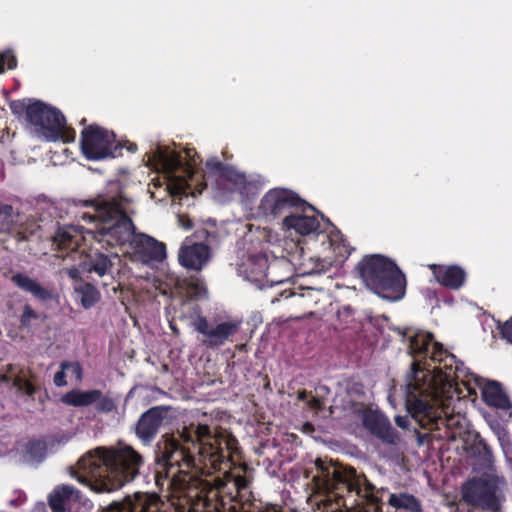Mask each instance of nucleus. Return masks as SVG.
I'll return each mask as SVG.
<instances>
[{"label":"nucleus","instance_id":"36","mask_svg":"<svg viewBox=\"0 0 512 512\" xmlns=\"http://www.w3.org/2000/svg\"><path fill=\"white\" fill-rule=\"evenodd\" d=\"M40 315L29 304L23 306L22 314L20 315L19 322L21 328L30 329L32 321L39 320Z\"/></svg>","mask_w":512,"mask_h":512},{"label":"nucleus","instance_id":"39","mask_svg":"<svg viewBox=\"0 0 512 512\" xmlns=\"http://www.w3.org/2000/svg\"><path fill=\"white\" fill-rule=\"evenodd\" d=\"M499 329L502 338L512 344V317L499 326Z\"/></svg>","mask_w":512,"mask_h":512},{"label":"nucleus","instance_id":"22","mask_svg":"<svg viewBox=\"0 0 512 512\" xmlns=\"http://www.w3.org/2000/svg\"><path fill=\"white\" fill-rule=\"evenodd\" d=\"M429 268L436 281L443 287L458 290L465 283L466 273L460 266L431 264Z\"/></svg>","mask_w":512,"mask_h":512},{"label":"nucleus","instance_id":"6","mask_svg":"<svg viewBox=\"0 0 512 512\" xmlns=\"http://www.w3.org/2000/svg\"><path fill=\"white\" fill-rule=\"evenodd\" d=\"M366 287L380 297L397 301L406 292V277L391 259L380 255H366L355 268Z\"/></svg>","mask_w":512,"mask_h":512},{"label":"nucleus","instance_id":"45","mask_svg":"<svg viewBox=\"0 0 512 512\" xmlns=\"http://www.w3.org/2000/svg\"><path fill=\"white\" fill-rule=\"evenodd\" d=\"M309 394L306 390H302L298 392V399L301 401L308 400Z\"/></svg>","mask_w":512,"mask_h":512},{"label":"nucleus","instance_id":"11","mask_svg":"<svg viewBox=\"0 0 512 512\" xmlns=\"http://www.w3.org/2000/svg\"><path fill=\"white\" fill-rule=\"evenodd\" d=\"M498 485L488 476L473 477L461 487V499L472 509L484 512H500L501 501L497 495Z\"/></svg>","mask_w":512,"mask_h":512},{"label":"nucleus","instance_id":"29","mask_svg":"<svg viewBox=\"0 0 512 512\" xmlns=\"http://www.w3.org/2000/svg\"><path fill=\"white\" fill-rule=\"evenodd\" d=\"M177 286L185 292L189 299H197L207 295L205 282L198 276L178 280Z\"/></svg>","mask_w":512,"mask_h":512},{"label":"nucleus","instance_id":"49","mask_svg":"<svg viewBox=\"0 0 512 512\" xmlns=\"http://www.w3.org/2000/svg\"><path fill=\"white\" fill-rule=\"evenodd\" d=\"M321 389H322V392H323V391L329 392L328 387H326V386H324V385H322V386H321Z\"/></svg>","mask_w":512,"mask_h":512},{"label":"nucleus","instance_id":"3","mask_svg":"<svg viewBox=\"0 0 512 512\" xmlns=\"http://www.w3.org/2000/svg\"><path fill=\"white\" fill-rule=\"evenodd\" d=\"M145 465L144 456L131 445L100 446L86 452L70 468V475L97 493L117 491L133 482Z\"/></svg>","mask_w":512,"mask_h":512},{"label":"nucleus","instance_id":"20","mask_svg":"<svg viewBox=\"0 0 512 512\" xmlns=\"http://www.w3.org/2000/svg\"><path fill=\"white\" fill-rule=\"evenodd\" d=\"M206 168L209 173L217 178V183L225 181L229 183V191H241L246 184V177L244 174L239 173L232 166L224 164L217 158L208 159L206 161Z\"/></svg>","mask_w":512,"mask_h":512},{"label":"nucleus","instance_id":"50","mask_svg":"<svg viewBox=\"0 0 512 512\" xmlns=\"http://www.w3.org/2000/svg\"><path fill=\"white\" fill-rule=\"evenodd\" d=\"M86 122H87L86 118H83V119L80 121V125H86Z\"/></svg>","mask_w":512,"mask_h":512},{"label":"nucleus","instance_id":"46","mask_svg":"<svg viewBox=\"0 0 512 512\" xmlns=\"http://www.w3.org/2000/svg\"><path fill=\"white\" fill-rule=\"evenodd\" d=\"M127 150L131 153H135L137 151V145L135 143H129L127 142Z\"/></svg>","mask_w":512,"mask_h":512},{"label":"nucleus","instance_id":"42","mask_svg":"<svg viewBox=\"0 0 512 512\" xmlns=\"http://www.w3.org/2000/svg\"><path fill=\"white\" fill-rule=\"evenodd\" d=\"M13 216V207L9 204L0 203V218L10 219Z\"/></svg>","mask_w":512,"mask_h":512},{"label":"nucleus","instance_id":"19","mask_svg":"<svg viewBox=\"0 0 512 512\" xmlns=\"http://www.w3.org/2000/svg\"><path fill=\"white\" fill-rule=\"evenodd\" d=\"M363 425L369 432L387 444H396L399 440L396 430L382 413L370 411L363 417Z\"/></svg>","mask_w":512,"mask_h":512},{"label":"nucleus","instance_id":"33","mask_svg":"<svg viewBox=\"0 0 512 512\" xmlns=\"http://www.w3.org/2000/svg\"><path fill=\"white\" fill-rule=\"evenodd\" d=\"M46 452L47 445L42 440L33 439L25 445V453L33 461L41 462L45 458Z\"/></svg>","mask_w":512,"mask_h":512},{"label":"nucleus","instance_id":"15","mask_svg":"<svg viewBox=\"0 0 512 512\" xmlns=\"http://www.w3.org/2000/svg\"><path fill=\"white\" fill-rule=\"evenodd\" d=\"M127 242H130L134 254L144 263L161 262L166 258L164 243L146 234H135V229Z\"/></svg>","mask_w":512,"mask_h":512},{"label":"nucleus","instance_id":"2","mask_svg":"<svg viewBox=\"0 0 512 512\" xmlns=\"http://www.w3.org/2000/svg\"><path fill=\"white\" fill-rule=\"evenodd\" d=\"M128 202L122 194L98 195L94 199L80 200L81 206L91 207L93 212H83L78 216L84 224L58 227L52 237L53 244L59 250L75 251L82 239V233L112 247L126 244L134 230V223L124 206Z\"/></svg>","mask_w":512,"mask_h":512},{"label":"nucleus","instance_id":"25","mask_svg":"<svg viewBox=\"0 0 512 512\" xmlns=\"http://www.w3.org/2000/svg\"><path fill=\"white\" fill-rule=\"evenodd\" d=\"M483 401L490 407L500 410H509L512 403L505 393L502 385L497 381H490L482 389Z\"/></svg>","mask_w":512,"mask_h":512},{"label":"nucleus","instance_id":"17","mask_svg":"<svg viewBox=\"0 0 512 512\" xmlns=\"http://www.w3.org/2000/svg\"><path fill=\"white\" fill-rule=\"evenodd\" d=\"M52 512H78L83 503L81 492L72 485H59L55 487L48 497Z\"/></svg>","mask_w":512,"mask_h":512},{"label":"nucleus","instance_id":"34","mask_svg":"<svg viewBox=\"0 0 512 512\" xmlns=\"http://www.w3.org/2000/svg\"><path fill=\"white\" fill-rule=\"evenodd\" d=\"M470 450L472 455L479 457L483 462L492 461V450L479 434L476 435L473 444L470 446Z\"/></svg>","mask_w":512,"mask_h":512},{"label":"nucleus","instance_id":"23","mask_svg":"<svg viewBox=\"0 0 512 512\" xmlns=\"http://www.w3.org/2000/svg\"><path fill=\"white\" fill-rule=\"evenodd\" d=\"M314 468L304 467L302 469L305 492L307 493V503L311 508L320 510V457H316L313 461Z\"/></svg>","mask_w":512,"mask_h":512},{"label":"nucleus","instance_id":"37","mask_svg":"<svg viewBox=\"0 0 512 512\" xmlns=\"http://www.w3.org/2000/svg\"><path fill=\"white\" fill-rule=\"evenodd\" d=\"M60 368L66 370L67 375L74 377L77 382L82 381L83 368L78 361H63Z\"/></svg>","mask_w":512,"mask_h":512},{"label":"nucleus","instance_id":"30","mask_svg":"<svg viewBox=\"0 0 512 512\" xmlns=\"http://www.w3.org/2000/svg\"><path fill=\"white\" fill-rule=\"evenodd\" d=\"M75 293L84 309H90L100 300L99 290L91 283H82L75 288Z\"/></svg>","mask_w":512,"mask_h":512},{"label":"nucleus","instance_id":"48","mask_svg":"<svg viewBox=\"0 0 512 512\" xmlns=\"http://www.w3.org/2000/svg\"><path fill=\"white\" fill-rule=\"evenodd\" d=\"M292 295H294V293H293V292H291V291H287V290H285V291H283V292L281 293V296H285L286 298H288V297H290V296H292Z\"/></svg>","mask_w":512,"mask_h":512},{"label":"nucleus","instance_id":"10","mask_svg":"<svg viewBox=\"0 0 512 512\" xmlns=\"http://www.w3.org/2000/svg\"><path fill=\"white\" fill-rule=\"evenodd\" d=\"M124 145L116 140L114 132L97 124L85 126L80 135V148L88 160H102L122 156Z\"/></svg>","mask_w":512,"mask_h":512},{"label":"nucleus","instance_id":"4","mask_svg":"<svg viewBox=\"0 0 512 512\" xmlns=\"http://www.w3.org/2000/svg\"><path fill=\"white\" fill-rule=\"evenodd\" d=\"M409 352L414 361L406 375V398L427 392V379L435 386L452 388L466 376L463 363L434 339L431 332L417 331L409 337Z\"/></svg>","mask_w":512,"mask_h":512},{"label":"nucleus","instance_id":"27","mask_svg":"<svg viewBox=\"0 0 512 512\" xmlns=\"http://www.w3.org/2000/svg\"><path fill=\"white\" fill-rule=\"evenodd\" d=\"M284 226L295 230L300 235H308L316 230L318 226L317 219L313 216L291 214L284 218Z\"/></svg>","mask_w":512,"mask_h":512},{"label":"nucleus","instance_id":"12","mask_svg":"<svg viewBox=\"0 0 512 512\" xmlns=\"http://www.w3.org/2000/svg\"><path fill=\"white\" fill-rule=\"evenodd\" d=\"M194 330L199 334L198 340L207 349L215 350L226 343L233 342L238 334L240 321H221L211 323L207 317L198 315L192 322Z\"/></svg>","mask_w":512,"mask_h":512},{"label":"nucleus","instance_id":"35","mask_svg":"<svg viewBox=\"0 0 512 512\" xmlns=\"http://www.w3.org/2000/svg\"><path fill=\"white\" fill-rule=\"evenodd\" d=\"M95 409L98 413L109 414L117 411L118 403L117 399L111 396L110 394H103L101 391V396L97 400L95 404Z\"/></svg>","mask_w":512,"mask_h":512},{"label":"nucleus","instance_id":"43","mask_svg":"<svg viewBox=\"0 0 512 512\" xmlns=\"http://www.w3.org/2000/svg\"><path fill=\"white\" fill-rule=\"evenodd\" d=\"M395 423L398 427L405 429L409 427L410 419L408 416H396Z\"/></svg>","mask_w":512,"mask_h":512},{"label":"nucleus","instance_id":"16","mask_svg":"<svg viewBox=\"0 0 512 512\" xmlns=\"http://www.w3.org/2000/svg\"><path fill=\"white\" fill-rule=\"evenodd\" d=\"M211 248L202 242L188 243L186 240L178 252L179 264L194 271H201L210 261Z\"/></svg>","mask_w":512,"mask_h":512},{"label":"nucleus","instance_id":"40","mask_svg":"<svg viewBox=\"0 0 512 512\" xmlns=\"http://www.w3.org/2000/svg\"><path fill=\"white\" fill-rule=\"evenodd\" d=\"M66 377H67L66 370H64L63 368H60V370L55 373L54 378H53V382H54L55 386H57V387L66 386L67 385Z\"/></svg>","mask_w":512,"mask_h":512},{"label":"nucleus","instance_id":"8","mask_svg":"<svg viewBox=\"0 0 512 512\" xmlns=\"http://www.w3.org/2000/svg\"><path fill=\"white\" fill-rule=\"evenodd\" d=\"M422 394H416L414 397L406 398V408L412 420L422 429L429 431H440L445 429L444 434H438L437 437L455 438L458 429L463 427L465 418L460 414H451L443 416V410L435 408L428 402L419 398Z\"/></svg>","mask_w":512,"mask_h":512},{"label":"nucleus","instance_id":"21","mask_svg":"<svg viewBox=\"0 0 512 512\" xmlns=\"http://www.w3.org/2000/svg\"><path fill=\"white\" fill-rule=\"evenodd\" d=\"M6 371L14 373L11 388L15 389L18 395L34 398L39 386L35 383L37 377L31 369L10 363L6 365Z\"/></svg>","mask_w":512,"mask_h":512},{"label":"nucleus","instance_id":"14","mask_svg":"<svg viewBox=\"0 0 512 512\" xmlns=\"http://www.w3.org/2000/svg\"><path fill=\"white\" fill-rule=\"evenodd\" d=\"M158 162L167 179L180 188L187 183V179L193 178L194 163L186 160L181 152L159 151Z\"/></svg>","mask_w":512,"mask_h":512},{"label":"nucleus","instance_id":"41","mask_svg":"<svg viewBox=\"0 0 512 512\" xmlns=\"http://www.w3.org/2000/svg\"><path fill=\"white\" fill-rule=\"evenodd\" d=\"M301 431H302L304 434L311 436V437H312L313 439H315V440H318V439H319V436H318V435H315V433H316V428H315V426H314L311 422H305V423L302 425Z\"/></svg>","mask_w":512,"mask_h":512},{"label":"nucleus","instance_id":"47","mask_svg":"<svg viewBox=\"0 0 512 512\" xmlns=\"http://www.w3.org/2000/svg\"><path fill=\"white\" fill-rule=\"evenodd\" d=\"M312 408H314L315 410H319L320 409V399L318 398H313L312 399Z\"/></svg>","mask_w":512,"mask_h":512},{"label":"nucleus","instance_id":"28","mask_svg":"<svg viewBox=\"0 0 512 512\" xmlns=\"http://www.w3.org/2000/svg\"><path fill=\"white\" fill-rule=\"evenodd\" d=\"M387 503L395 510H403L406 512H423L419 499L414 495L406 492L390 493Z\"/></svg>","mask_w":512,"mask_h":512},{"label":"nucleus","instance_id":"18","mask_svg":"<svg viewBox=\"0 0 512 512\" xmlns=\"http://www.w3.org/2000/svg\"><path fill=\"white\" fill-rule=\"evenodd\" d=\"M166 409L161 406L151 407L139 417L135 433L144 443H150L157 435L165 418Z\"/></svg>","mask_w":512,"mask_h":512},{"label":"nucleus","instance_id":"13","mask_svg":"<svg viewBox=\"0 0 512 512\" xmlns=\"http://www.w3.org/2000/svg\"><path fill=\"white\" fill-rule=\"evenodd\" d=\"M306 205V202L295 192L284 188H273L262 197L259 210L265 216H277L290 209L304 212Z\"/></svg>","mask_w":512,"mask_h":512},{"label":"nucleus","instance_id":"44","mask_svg":"<svg viewBox=\"0 0 512 512\" xmlns=\"http://www.w3.org/2000/svg\"><path fill=\"white\" fill-rule=\"evenodd\" d=\"M13 375H14V373L7 372L5 370V373L0 375V382L3 384H11L12 385Z\"/></svg>","mask_w":512,"mask_h":512},{"label":"nucleus","instance_id":"5","mask_svg":"<svg viewBox=\"0 0 512 512\" xmlns=\"http://www.w3.org/2000/svg\"><path fill=\"white\" fill-rule=\"evenodd\" d=\"M322 512H345L368 507L382 512L380 493L364 474L322 458Z\"/></svg>","mask_w":512,"mask_h":512},{"label":"nucleus","instance_id":"32","mask_svg":"<svg viewBox=\"0 0 512 512\" xmlns=\"http://www.w3.org/2000/svg\"><path fill=\"white\" fill-rule=\"evenodd\" d=\"M0 232L11 233V234L15 233L14 236L17 239V241H19V242L28 241L30 235L34 234V230H31L28 234L26 228L25 229L24 228L16 229L14 227L12 217L10 219L4 218V217L0 218Z\"/></svg>","mask_w":512,"mask_h":512},{"label":"nucleus","instance_id":"38","mask_svg":"<svg viewBox=\"0 0 512 512\" xmlns=\"http://www.w3.org/2000/svg\"><path fill=\"white\" fill-rule=\"evenodd\" d=\"M17 66V59L10 54H0V73L5 71V68L12 70Z\"/></svg>","mask_w":512,"mask_h":512},{"label":"nucleus","instance_id":"7","mask_svg":"<svg viewBox=\"0 0 512 512\" xmlns=\"http://www.w3.org/2000/svg\"><path fill=\"white\" fill-rule=\"evenodd\" d=\"M12 113L25 116L26 121L34 126L47 141L72 143L76 138V131L67 125L63 113L41 100L21 99L10 102Z\"/></svg>","mask_w":512,"mask_h":512},{"label":"nucleus","instance_id":"26","mask_svg":"<svg viewBox=\"0 0 512 512\" xmlns=\"http://www.w3.org/2000/svg\"><path fill=\"white\" fill-rule=\"evenodd\" d=\"M101 396V390L92 389V390H80L73 389L66 392L61 397V402L65 405L72 407H87L92 404H96L97 400Z\"/></svg>","mask_w":512,"mask_h":512},{"label":"nucleus","instance_id":"31","mask_svg":"<svg viewBox=\"0 0 512 512\" xmlns=\"http://www.w3.org/2000/svg\"><path fill=\"white\" fill-rule=\"evenodd\" d=\"M113 263L110 257L104 253H94L89 256L88 271L94 272L98 276L102 277L111 272Z\"/></svg>","mask_w":512,"mask_h":512},{"label":"nucleus","instance_id":"1","mask_svg":"<svg viewBox=\"0 0 512 512\" xmlns=\"http://www.w3.org/2000/svg\"><path fill=\"white\" fill-rule=\"evenodd\" d=\"M240 450L235 436L200 422L184 425L177 434L163 435L155 450V484L160 491L188 505L205 500L207 483L200 475L222 473L215 478V496L229 493L231 500L249 488L247 465L238 463Z\"/></svg>","mask_w":512,"mask_h":512},{"label":"nucleus","instance_id":"24","mask_svg":"<svg viewBox=\"0 0 512 512\" xmlns=\"http://www.w3.org/2000/svg\"><path fill=\"white\" fill-rule=\"evenodd\" d=\"M11 281L22 291L31 294L40 302H48L54 299V292L51 288L42 285L37 279L18 272L11 277Z\"/></svg>","mask_w":512,"mask_h":512},{"label":"nucleus","instance_id":"9","mask_svg":"<svg viewBox=\"0 0 512 512\" xmlns=\"http://www.w3.org/2000/svg\"><path fill=\"white\" fill-rule=\"evenodd\" d=\"M322 275L332 281L338 275L341 267L348 259L352 247L347 243L341 231L322 213Z\"/></svg>","mask_w":512,"mask_h":512}]
</instances>
